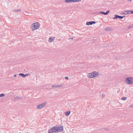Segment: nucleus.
Here are the masks:
<instances>
[{"label":"nucleus","instance_id":"obj_19","mask_svg":"<svg viewBox=\"0 0 133 133\" xmlns=\"http://www.w3.org/2000/svg\"><path fill=\"white\" fill-rule=\"evenodd\" d=\"M133 28V24L130 25L128 28V29L132 28Z\"/></svg>","mask_w":133,"mask_h":133},{"label":"nucleus","instance_id":"obj_7","mask_svg":"<svg viewBox=\"0 0 133 133\" xmlns=\"http://www.w3.org/2000/svg\"><path fill=\"white\" fill-rule=\"evenodd\" d=\"M93 73V77H97L99 75L98 73L96 71H94L92 72Z\"/></svg>","mask_w":133,"mask_h":133},{"label":"nucleus","instance_id":"obj_6","mask_svg":"<svg viewBox=\"0 0 133 133\" xmlns=\"http://www.w3.org/2000/svg\"><path fill=\"white\" fill-rule=\"evenodd\" d=\"M125 16H121L117 15H115V17L113 18V19H117L118 18L120 19H122Z\"/></svg>","mask_w":133,"mask_h":133},{"label":"nucleus","instance_id":"obj_2","mask_svg":"<svg viewBox=\"0 0 133 133\" xmlns=\"http://www.w3.org/2000/svg\"><path fill=\"white\" fill-rule=\"evenodd\" d=\"M39 24L37 22L33 23L31 25L32 29L33 30H36L39 28Z\"/></svg>","mask_w":133,"mask_h":133},{"label":"nucleus","instance_id":"obj_30","mask_svg":"<svg viewBox=\"0 0 133 133\" xmlns=\"http://www.w3.org/2000/svg\"><path fill=\"white\" fill-rule=\"evenodd\" d=\"M73 39V38H70L69 39Z\"/></svg>","mask_w":133,"mask_h":133},{"label":"nucleus","instance_id":"obj_28","mask_svg":"<svg viewBox=\"0 0 133 133\" xmlns=\"http://www.w3.org/2000/svg\"><path fill=\"white\" fill-rule=\"evenodd\" d=\"M17 75H17H17H16V74H15V75H14V76H15V77H16V76H17Z\"/></svg>","mask_w":133,"mask_h":133},{"label":"nucleus","instance_id":"obj_10","mask_svg":"<svg viewBox=\"0 0 133 133\" xmlns=\"http://www.w3.org/2000/svg\"><path fill=\"white\" fill-rule=\"evenodd\" d=\"M93 72H92L91 73H89L88 74V76L89 78H93L94 77H93Z\"/></svg>","mask_w":133,"mask_h":133},{"label":"nucleus","instance_id":"obj_1","mask_svg":"<svg viewBox=\"0 0 133 133\" xmlns=\"http://www.w3.org/2000/svg\"><path fill=\"white\" fill-rule=\"evenodd\" d=\"M126 82L127 83L129 84H133V77H128L126 79Z\"/></svg>","mask_w":133,"mask_h":133},{"label":"nucleus","instance_id":"obj_16","mask_svg":"<svg viewBox=\"0 0 133 133\" xmlns=\"http://www.w3.org/2000/svg\"><path fill=\"white\" fill-rule=\"evenodd\" d=\"M70 111H68L67 112H65V115L66 116H69L70 113Z\"/></svg>","mask_w":133,"mask_h":133},{"label":"nucleus","instance_id":"obj_15","mask_svg":"<svg viewBox=\"0 0 133 133\" xmlns=\"http://www.w3.org/2000/svg\"><path fill=\"white\" fill-rule=\"evenodd\" d=\"M19 76H21L23 78H25V74H24L22 73H19Z\"/></svg>","mask_w":133,"mask_h":133},{"label":"nucleus","instance_id":"obj_32","mask_svg":"<svg viewBox=\"0 0 133 133\" xmlns=\"http://www.w3.org/2000/svg\"><path fill=\"white\" fill-rule=\"evenodd\" d=\"M17 78H19V76H17Z\"/></svg>","mask_w":133,"mask_h":133},{"label":"nucleus","instance_id":"obj_8","mask_svg":"<svg viewBox=\"0 0 133 133\" xmlns=\"http://www.w3.org/2000/svg\"><path fill=\"white\" fill-rule=\"evenodd\" d=\"M110 12V11L109 10H108L106 12H105L103 11H100L99 13L101 14H102L104 15H107Z\"/></svg>","mask_w":133,"mask_h":133},{"label":"nucleus","instance_id":"obj_29","mask_svg":"<svg viewBox=\"0 0 133 133\" xmlns=\"http://www.w3.org/2000/svg\"><path fill=\"white\" fill-rule=\"evenodd\" d=\"M104 129L105 130H108V129H107L105 128Z\"/></svg>","mask_w":133,"mask_h":133},{"label":"nucleus","instance_id":"obj_26","mask_svg":"<svg viewBox=\"0 0 133 133\" xmlns=\"http://www.w3.org/2000/svg\"><path fill=\"white\" fill-rule=\"evenodd\" d=\"M65 78L66 79H69V77H68L67 76V77H65Z\"/></svg>","mask_w":133,"mask_h":133},{"label":"nucleus","instance_id":"obj_13","mask_svg":"<svg viewBox=\"0 0 133 133\" xmlns=\"http://www.w3.org/2000/svg\"><path fill=\"white\" fill-rule=\"evenodd\" d=\"M65 2L66 3H70L72 2H75V0H65Z\"/></svg>","mask_w":133,"mask_h":133},{"label":"nucleus","instance_id":"obj_24","mask_svg":"<svg viewBox=\"0 0 133 133\" xmlns=\"http://www.w3.org/2000/svg\"><path fill=\"white\" fill-rule=\"evenodd\" d=\"M130 14H133V10L130 11Z\"/></svg>","mask_w":133,"mask_h":133},{"label":"nucleus","instance_id":"obj_23","mask_svg":"<svg viewBox=\"0 0 133 133\" xmlns=\"http://www.w3.org/2000/svg\"><path fill=\"white\" fill-rule=\"evenodd\" d=\"M30 75V74H25V77L26 76H29Z\"/></svg>","mask_w":133,"mask_h":133},{"label":"nucleus","instance_id":"obj_9","mask_svg":"<svg viewBox=\"0 0 133 133\" xmlns=\"http://www.w3.org/2000/svg\"><path fill=\"white\" fill-rule=\"evenodd\" d=\"M96 23V22L94 21L87 22L86 23V25H91L93 24H95Z\"/></svg>","mask_w":133,"mask_h":133},{"label":"nucleus","instance_id":"obj_31","mask_svg":"<svg viewBox=\"0 0 133 133\" xmlns=\"http://www.w3.org/2000/svg\"><path fill=\"white\" fill-rule=\"evenodd\" d=\"M128 1H131L132 0H127Z\"/></svg>","mask_w":133,"mask_h":133},{"label":"nucleus","instance_id":"obj_12","mask_svg":"<svg viewBox=\"0 0 133 133\" xmlns=\"http://www.w3.org/2000/svg\"><path fill=\"white\" fill-rule=\"evenodd\" d=\"M62 86V85H53L52 86V87L54 88H60Z\"/></svg>","mask_w":133,"mask_h":133},{"label":"nucleus","instance_id":"obj_11","mask_svg":"<svg viewBox=\"0 0 133 133\" xmlns=\"http://www.w3.org/2000/svg\"><path fill=\"white\" fill-rule=\"evenodd\" d=\"M55 37H50L49 38L48 41L51 43L55 39Z\"/></svg>","mask_w":133,"mask_h":133},{"label":"nucleus","instance_id":"obj_34","mask_svg":"<svg viewBox=\"0 0 133 133\" xmlns=\"http://www.w3.org/2000/svg\"><path fill=\"white\" fill-rule=\"evenodd\" d=\"M19 133H20L19 132Z\"/></svg>","mask_w":133,"mask_h":133},{"label":"nucleus","instance_id":"obj_17","mask_svg":"<svg viewBox=\"0 0 133 133\" xmlns=\"http://www.w3.org/2000/svg\"><path fill=\"white\" fill-rule=\"evenodd\" d=\"M21 9H17V10H14L13 11H14L15 12H19L21 11Z\"/></svg>","mask_w":133,"mask_h":133},{"label":"nucleus","instance_id":"obj_33","mask_svg":"<svg viewBox=\"0 0 133 133\" xmlns=\"http://www.w3.org/2000/svg\"><path fill=\"white\" fill-rule=\"evenodd\" d=\"M16 79H17V78H15V80H16Z\"/></svg>","mask_w":133,"mask_h":133},{"label":"nucleus","instance_id":"obj_4","mask_svg":"<svg viewBox=\"0 0 133 133\" xmlns=\"http://www.w3.org/2000/svg\"><path fill=\"white\" fill-rule=\"evenodd\" d=\"M45 103H42L38 105L37 107V108L38 109H42L45 106Z\"/></svg>","mask_w":133,"mask_h":133},{"label":"nucleus","instance_id":"obj_3","mask_svg":"<svg viewBox=\"0 0 133 133\" xmlns=\"http://www.w3.org/2000/svg\"><path fill=\"white\" fill-rule=\"evenodd\" d=\"M56 132H58L62 131L63 129V126H61V127H57V126H56Z\"/></svg>","mask_w":133,"mask_h":133},{"label":"nucleus","instance_id":"obj_22","mask_svg":"<svg viewBox=\"0 0 133 133\" xmlns=\"http://www.w3.org/2000/svg\"><path fill=\"white\" fill-rule=\"evenodd\" d=\"M5 95L4 94H0V97L4 96H5Z\"/></svg>","mask_w":133,"mask_h":133},{"label":"nucleus","instance_id":"obj_25","mask_svg":"<svg viewBox=\"0 0 133 133\" xmlns=\"http://www.w3.org/2000/svg\"><path fill=\"white\" fill-rule=\"evenodd\" d=\"M82 0H75V2H79L81 1Z\"/></svg>","mask_w":133,"mask_h":133},{"label":"nucleus","instance_id":"obj_18","mask_svg":"<svg viewBox=\"0 0 133 133\" xmlns=\"http://www.w3.org/2000/svg\"><path fill=\"white\" fill-rule=\"evenodd\" d=\"M105 29L106 31H111V29L109 27L106 28Z\"/></svg>","mask_w":133,"mask_h":133},{"label":"nucleus","instance_id":"obj_14","mask_svg":"<svg viewBox=\"0 0 133 133\" xmlns=\"http://www.w3.org/2000/svg\"><path fill=\"white\" fill-rule=\"evenodd\" d=\"M123 14L124 15H127L128 14H130V10H127L124 11Z\"/></svg>","mask_w":133,"mask_h":133},{"label":"nucleus","instance_id":"obj_5","mask_svg":"<svg viewBox=\"0 0 133 133\" xmlns=\"http://www.w3.org/2000/svg\"><path fill=\"white\" fill-rule=\"evenodd\" d=\"M56 126H55L50 128L48 130V133H52L56 132Z\"/></svg>","mask_w":133,"mask_h":133},{"label":"nucleus","instance_id":"obj_27","mask_svg":"<svg viewBox=\"0 0 133 133\" xmlns=\"http://www.w3.org/2000/svg\"><path fill=\"white\" fill-rule=\"evenodd\" d=\"M129 108H133V105H131V106H130L129 107Z\"/></svg>","mask_w":133,"mask_h":133},{"label":"nucleus","instance_id":"obj_21","mask_svg":"<svg viewBox=\"0 0 133 133\" xmlns=\"http://www.w3.org/2000/svg\"><path fill=\"white\" fill-rule=\"evenodd\" d=\"M127 98L126 97H123L121 99L123 100H125Z\"/></svg>","mask_w":133,"mask_h":133},{"label":"nucleus","instance_id":"obj_20","mask_svg":"<svg viewBox=\"0 0 133 133\" xmlns=\"http://www.w3.org/2000/svg\"><path fill=\"white\" fill-rule=\"evenodd\" d=\"M15 99H21L22 98L19 96H16L15 97Z\"/></svg>","mask_w":133,"mask_h":133}]
</instances>
